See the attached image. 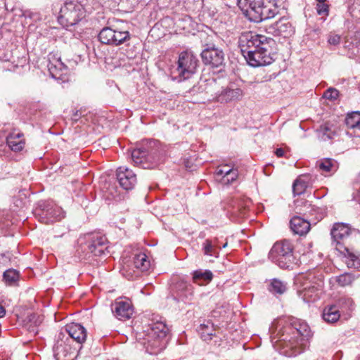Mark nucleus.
Returning a JSON list of instances; mask_svg holds the SVG:
<instances>
[{"mask_svg": "<svg viewBox=\"0 0 360 360\" xmlns=\"http://www.w3.org/2000/svg\"><path fill=\"white\" fill-rule=\"evenodd\" d=\"M339 96V91L333 87L328 88L324 93H323V98L330 100V101H335Z\"/></svg>", "mask_w": 360, "mask_h": 360, "instance_id": "nucleus-44", "label": "nucleus"}, {"mask_svg": "<svg viewBox=\"0 0 360 360\" xmlns=\"http://www.w3.org/2000/svg\"><path fill=\"white\" fill-rule=\"evenodd\" d=\"M318 137L322 141L332 139L335 135L334 131L328 123H325L316 130Z\"/></svg>", "mask_w": 360, "mask_h": 360, "instance_id": "nucleus-32", "label": "nucleus"}, {"mask_svg": "<svg viewBox=\"0 0 360 360\" xmlns=\"http://www.w3.org/2000/svg\"><path fill=\"white\" fill-rule=\"evenodd\" d=\"M6 144L14 152L22 150L25 146L23 133L15 130L10 132L6 136Z\"/></svg>", "mask_w": 360, "mask_h": 360, "instance_id": "nucleus-23", "label": "nucleus"}, {"mask_svg": "<svg viewBox=\"0 0 360 360\" xmlns=\"http://www.w3.org/2000/svg\"><path fill=\"white\" fill-rule=\"evenodd\" d=\"M27 66V59L26 56H18L16 60L13 57V60L11 61V63H8V65L4 68L9 71L21 73Z\"/></svg>", "mask_w": 360, "mask_h": 360, "instance_id": "nucleus-28", "label": "nucleus"}, {"mask_svg": "<svg viewBox=\"0 0 360 360\" xmlns=\"http://www.w3.org/2000/svg\"><path fill=\"white\" fill-rule=\"evenodd\" d=\"M238 47L247 63L252 67L270 65L274 60L276 41L253 32H244L238 38Z\"/></svg>", "mask_w": 360, "mask_h": 360, "instance_id": "nucleus-2", "label": "nucleus"}, {"mask_svg": "<svg viewBox=\"0 0 360 360\" xmlns=\"http://www.w3.org/2000/svg\"><path fill=\"white\" fill-rule=\"evenodd\" d=\"M192 279L193 283L199 285H204L210 282L213 278V274L210 270H203V269H198L193 271L191 273Z\"/></svg>", "mask_w": 360, "mask_h": 360, "instance_id": "nucleus-25", "label": "nucleus"}, {"mask_svg": "<svg viewBox=\"0 0 360 360\" xmlns=\"http://www.w3.org/2000/svg\"><path fill=\"white\" fill-rule=\"evenodd\" d=\"M85 16L83 6L77 1H66L60 11V20L65 21L67 26L77 24Z\"/></svg>", "mask_w": 360, "mask_h": 360, "instance_id": "nucleus-12", "label": "nucleus"}, {"mask_svg": "<svg viewBox=\"0 0 360 360\" xmlns=\"http://www.w3.org/2000/svg\"><path fill=\"white\" fill-rule=\"evenodd\" d=\"M112 46H118L127 42L130 39V34L128 31H119L115 30V34L112 37Z\"/></svg>", "mask_w": 360, "mask_h": 360, "instance_id": "nucleus-36", "label": "nucleus"}, {"mask_svg": "<svg viewBox=\"0 0 360 360\" xmlns=\"http://www.w3.org/2000/svg\"><path fill=\"white\" fill-rule=\"evenodd\" d=\"M117 179L120 186L127 191L134 188L136 184L135 173L125 167H120L117 169Z\"/></svg>", "mask_w": 360, "mask_h": 360, "instance_id": "nucleus-21", "label": "nucleus"}, {"mask_svg": "<svg viewBox=\"0 0 360 360\" xmlns=\"http://www.w3.org/2000/svg\"><path fill=\"white\" fill-rule=\"evenodd\" d=\"M269 290L270 292L274 294H283L286 290V285L281 281L274 278L271 281V283L269 287Z\"/></svg>", "mask_w": 360, "mask_h": 360, "instance_id": "nucleus-39", "label": "nucleus"}, {"mask_svg": "<svg viewBox=\"0 0 360 360\" xmlns=\"http://www.w3.org/2000/svg\"><path fill=\"white\" fill-rule=\"evenodd\" d=\"M59 333H65V335L72 339V344L78 347L79 350L82 348V345L85 342L87 335L86 328L77 323L67 324Z\"/></svg>", "mask_w": 360, "mask_h": 360, "instance_id": "nucleus-15", "label": "nucleus"}, {"mask_svg": "<svg viewBox=\"0 0 360 360\" xmlns=\"http://www.w3.org/2000/svg\"><path fill=\"white\" fill-rule=\"evenodd\" d=\"M341 37L336 34H330L328 37V42L330 45L336 46L340 43Z\"/></svg>", "mask_w": 360, "mask_h": 360, "instance_id": "nucleus-46", "label": "nucleus"}, {"mask_svg": "<svg viewBox=\"0 0 360 360\" xmlns=\"http://www.w3.org/2000/svg\"><path fill=\"white\" fill-rule=\"evenodd\" d=\"M358 360H360V359H359Z\"/></svg>", "mask_w": 360, "mask_h": 360, "instance_id": "nucleus-54", "label": "nucleus"}, {"mask_svg": "<svg viewBox=\"0 0 360 360\" xmlns=\"http://www.w3.org/2000/svg\"><path fill=\"white\" fill-rule=\"evenodd\" d=\"M26 320L28 323H30V326H29V328H30L32 326H39L43 321V317L40 315L33 313L29 314L27 316Z\"/></svg>", "mask_w": 360, "mask_h": 360, "instance_id": "nucleus-43", "label": "nucleus"}, {"mask_svg": "<svg viewBox=\"0 0 360 360\" xmlns=\"http://www.w3.org/2000/svg\"><path fill=\"white\" fill-rule=\"evenodd\" d=\"M356 189H357V198H358V200L360 201V186Z\"/></svg>", "mask_w": 360, "mask_h": 360, "instance_id": "nucleus-51", "label": "nucleus"}, {"mask_svg": "<svg viewBox=\"0 0 360 360\" xmlns=\"http://www.w3.org/2000/svg\"><path fill=\"white\" fill-rule=\"evenodd\" d=\"M53 351L56 360H74L79 349L72 344V339L65 335V333H58Z\"/></svg>", "mask_w": 360, "mask_h": 360, "instance_id": "nucleus-10", "label": "nucleus"}, {"mask_svg": "<svg viewBox=\"0 0 360 360\" xmlns=\"http://www.w3.org/2000/svg\"><path fill=\"white\" fill-rule=\"evenodd\" d=\"M345 124L348 128V130L360 126V112H353L352 113L348 115L345 119Z\"/></svg>", "mask_w": 360, "mask_h": 360, "instance_id": "nucleus-40", "label": "nucleus"}, {"mask_svg": "<svg viewBox=\"0 0 360 360\" xmlns=\"http://www.w3.org/2000/svg\"><path fill=\"white\" fill-rule=\"evenodd\" d=\"M77 252L84 259L105 255L108 250L107 238L94 233L80 236L77 240Z\"/></svg>", "mask_w": 360, "mask_h": 360, "instance_id": "nucleus-5", "label": "nucleus"}, {"mask_svg": "<svg viewBox=\"0 0 360 360\" xmlns=\"http://www.w3.org/2000/svg\"><path fill=\"white\" fill-rule=\"evenodd\" d=\"M269 0H238V4L244 11L250 21L259 22L274 15L268 8Z\"/></svg>", "mask_w": 360, "mask_h": 360, "instance_id": "nucleus-6", "label": "nucleus"}, {"mask_svg": "<svg viewBox=\"0 0 360 360\" xmlns=\"http://www.w3.org/2000/svg\"><path fill=\"white\" fill-rule=\"evenodd\" d=\"M275 154L276 155L277 157L281 158L284 155V150L281 148H277L275 151Z\"/></svg>", "mask_w": 360, "mask_h": 360, "instance_id": "nucleus-49", "label": "nucleus"}, {"mask_svg": "<svg viewBox=\"0 0 360 360\" xmlns=\"http://www.w3.org/2000/svg\"><path fill=\"white\" fill-rule=\"evenodd\" d=\"M318 167L320 170L324 172H333L337 170V162L330 158L324 159L318 163Z\"/></svg>", "mask_w": 360, "mask_h": 360, "instance_id": "nucleus-35", "label": "nucleus"}, {"mask_svg": "<svg viewBox=\"0 0 360 360\" xmlns=\"http://www.w3.org/2000/svg\"><path fill=\"white\" fill-rule=\"evenodd\" d=\"M316 1L319 2V3H322V2H326V0H316Z\"/></svg>", "mask_w": 360, "mask_h": 360, "instance_id": "nucleus-52", "label": "nucleus"}, {"mask_svg": "<svg viewBox=\"0 0 360 360\" xmlns=\"http://www.w3.org/2000/svg\"><path fill=\"white\" fill-rule=\"evenodd\" d=\"M301 279L300 288L297 290L299 297L308 303L318 300L322 292L323 282L315 281V277L311 274L302 276Z\"/></svg>", "mask_w": 360, "mask_h": 360, "instance_id": "nucleus-9", "label": "nucleus"}, {"mask_svg": "<svg viewBox=\"0 0 360 360\" xmlns=\"http://www.w3.org/2000/svg\"><path fill=\"white\" fill-rule=\"evenodd\" d=\"M357 277L352 274L345 273L336 277V282L339 285L345 287L351 285Z\"/></svg>", "mask_w": 360, "mask_h": 360, "instance_id": "nucleus-41", "label": "nucleus"}, {"mask_svg": "<svg viewBox=\"0 0 360 360\" xmlns=\"http://www.w3.org/2000/svg\"><path fill=\"white\" fill-rule=\"evenodd\" d=\"M292 243L288 239L277 241L271 248L269 258L281 269H288L293 263Z\"/></svg>", "mask_w": 360, "mask_h": 360, "instance_id": "nucleus-7", "label": "nucleus"}, {"mask_svg": "<svg viewBox=\"0 0 360 360\" xmlns=\"http://www.w3.org/2000/svg\"><path fill=\"white\" fill-rule=\"evenodd\" d=\"M316 11L319 15L327 16L329 12V7L326 2L319 3L316 5Z\"/></svg>", "mask_w": 360, "mask_h": 360, "instance_id": "nucleus-45", "label": "nucleus"}, {"mask_svg": "<svg viewBox=\"0 0 360 360\" xmlns=\"http://www.w3.org/2000/svg\"><path fill=\"white\" fill-rule=\"evenodd\" d=\"M112 311L120 320L129 319L134 313L131 302L127 298H117L112 304Z\"/></svg>", "mask_w": 360, "mask_h": 360, "instance_id": "nucleus-17", "label": "nucleus"}, {"mask_svg": "<svg viewBox=\"0 0 360 360\" xmlns=\"http://www.w3.org/2000/svg\"><path fill=\"white\" fill-rule=\"evenodd\" d=\"M347 134L350 136L359 137L360 138V125L347 130Z\"/></svg>", "mask_w": 360, "mask_h": 360, "instance_id": "nucleus-47", "label": "nucleus"}, {"mask_svg": "<svg viewBox=\"0 0 360 360\" xmlns=\"http://www.w3.org/2000/svg\"><path fill=\"white\" fill-rule=\"evenodd\" d=\"M345 263L349 268H354L360 271V253L355 254L349 250L346 252Z\"/></svg>", "mask_w": 360, "mask_h": 360, "instance_id": "nucleus-34", "label": "nucleus"}, {"mask_svg": "<svg viewBox=\"0 0 360 360\" xmlns=\"http://www.w3.org/2000/svg\"><path fill=\"white\" fill-rule=\"evenodd\" d=\"M115 30L105 27H103L98 34V39L102 44L112 45Z\"/></svg>", "mask_w": 360, "mask_h": 360, "instance_id": "nucleus-33", "label": "nucleus"}, {"mask_svg": "<svg viewBox=\"0 0 360 360\" xmlns=\"http://www.w3.org/2000/svg\"><path fill=\"white\" fill-rule=\"evenodd\" d=\"M199 60L195 55L190 51H182L177 61L175 71L179 80L189 79L196 71Z\"/></svg>", "mask_w": 360, "mask_h": 360, "instance_id": "nucleus-11", "label": "nucleus"}, {"mask_svg": "<svg viewBox=\"0 0 360 360\" xmlns=\"http://www.w3.org/2000/svg\"><path fill=\"white\" fill-rule=\"evenodd\" d=\"M337 309H340L342 311H352L354 309L355 304L353 300L348 296L340 297L336 302Z\"/></svg>", "mask_w": 360, "mask_h": 360, "instance_id": "nucleus-31", "label": "nucleus"}, {"mask_svg": "<svg viewBox=\"0 0 360 360\" xmlns=\"http://www.w3.org/2000/svg\"><path fill=\"white\" fill-rule=\"evenodd\" d=\"M243 96V91L235 84H231L223 88L216 95V100L219 103H230L240 101Z\"/></svg>", "mask_w": 360, "mask_h": 360, "instance_id": "nucleus-19", "label": "nucleus"}, {"mask_svg": "<svg viewBox=\"0 0 360 360\" xmlns=\"http://www.w3.org/2000/svg\"><path fill=\"white\" fill-rule=\"evenodd\" d=\"M323 319L328 323H335L340 317V311L335 305L326 307L322 314Z\"/></svg>", "mask_w": 360, "mask_h": 360, "instance_id": "nucleus-30", "label": "nucleus"}, {"mask_svg": "<svg viewBox=\"0 0 360 360\" xmlns=\"http://www.w3.org/2000/svg\"><path fill=\"white\" fill-rule=\"evenodd\" d=\"M217 249L216 239L214 240L206 239L202 243V251L205 255L216 256L218 254Z\"/></svg>", "mask_w": 360, "mask_h": 360, "instance_id": "nucleus-37", "label": "nucleus"}, {"mask_svg": "<svg viewBox=\"0 0 360 360\" xmlns=\"http://www.w3.org/2000/svg\"><path fill=\"white\" fill-rule=\"evenodd\" d=\"M266 30L274 36L284 38L291 37L295 33V28L288 18H281L278 21L267 26Z\"/></svg>", "mask_w": 360, "mask_h": 360, "instance_id": "nucleus-16", "label": "nucleus"}, {"mask_svg": "<svg viewBox=\"0 0 360 360\" xmlns=\"http://www.w3.org/2000/svg\"><path fill=\"white\" fill-rule=\"evenodd\" d=\"M311 335L309 326L304 321L292 319L290 323L280 327L277 333L271 337V342L279 353L292 357L305 350Z\"/></svg>", "mask_w": 360, "mask_h": 360, "instance_id": "nucleus-1", "label": "nucleus"}, {"mask_svg": "<svg viewBox=\"0 0 360 360\" xmlns=\"http://www.w3.org/2000/svg\"><path fill=\"white\" fill-rule=\"evenodd\" d=\"M48 69L51 77L56 79H61L63 75L68 73V65L61 60L56 54L49 56Z\"/></svg>", "mask_w": 360, "mask_h": 360, "instance_id": "nucleus-20", "label": "nucleus"}, {"mask_svg": "<svg viewBox=\"0 0 360 360\" xmlns=\"http://www.w3.org/2000/svg\"><path fill=\"white\" fill-rule=\"evenodd\" d=\"M215 330L214 324L210 321H205L198 328V332L204 341L211 340L212 337L215 335Z\"/></svg>", "mask_w": 360, "mask_h": 360, "instance_id": "nucleus-27", "label": "nucleus"}, {"mask_svg": "<svg viewBox=\"0 0 360 360\" xmlns=\"http://www.w3.org/2000/svg\"><path fill=\"white\" fill-rule=\"evenodd\" d=\"M174 291L178 300L191 304L194 300V287L187 281L179 280L174 285Z\"/></svg>", "mask_w": 360, "mask_h": 360, "instance_id": "nucleus-18", "label": "nucleus"}, {"mask_svg": "<svg viewBox=\"0 0 360 360\" xmlns=\"http://www.w3.org/2000/svg\"><path fill=\"white\" fill-rule=\"evenodd\" d=\"M311 184V176L309 174L300 176L292 184L294 194L297 195L302 194Z\"/></svg>", "mask_w": 360, "mask_h": 360, "instance_id": "nucleus-26", "label": "nucleus"}, {"mask_svg": "<svg viewBox=\"0 0 360 360\" xmlns=\"http://www.w3.org/2000/svg\"><path fill=\"white\" fill-rule=\"evenodd\" d=\"M295 205V208L299 214L308 217H314L316 220L322 219L320 209L318 207L313 205L309 201L305 200H297L296 201Z\"/></svg>", "mask_w": 360, "mask_h": 360, "instance_id": "nucleus-22", "label": "nucleus"}, {"mask_svg": "<svg viewBox=\"0 0 360 360\" xmlns=\"http://www.w3.org/2000/svg\"><path fill=\"white\" fill-rule=\"evenodd\" d=\"M200 55L202 62L212 68H219L224 63V51L214 44H206Z\"/></svg>", "mask_w": 360, "mask_h": 360, "instance_id": "nucleus-14", "label": "nucleus"}, {"mask_svg": "<svg viewBox=\"0 0 360 360\" xmlns=\"http://www.w3.org/2000/svg\"><path fill=\"white\" fill-rule=\"evenodd\" d=\"M230 168H228L227 166H224V167L222 168H217V172H216V175L217 176H223L224 175H226L228 172L230 171Z\"/></svg>", "mask_w": 360, "mask_h": 360, "instance_id": "nucleus-48", "label": "nucleus"}, {"mask_svg": "<svg viewBox=\"0 0 360 360\" xmlns=\"http://www.w3.org/2000/svg\"><path fill=\"white\" fill-rule=\"evenodd\" d=\"M33 214L39 221L51 224L64 217V212L53 200H40L34 209Z\"/></svg>", "mask_w": 360, "mask_h": 360, "instance_id": "nucleus-8", "label": "nucleus"}, {"mask_svg": "<svg viewBox=\"0 0 360 360\" xmlns=\"http://www.w3.org/2000/svg\"><path fill=\"white\" fill-rule=\"evenodd\" d=\"M132 264L135 269L141 271H147L150 266L148 256L143 252L136 253L134 255Z\"/></svg>", "mask_w": 360, "mask_h": 360, "instance_id": "nucleus-29", "label": "nucleus"}, {"mask_svg": "<svg viewBox=\"0 0 360 360\" xmlns=\"http://www.w3.org/2000/svg\"><path fill=\"white\" fill-rule=\"evenodd\" d=\"M4 281L8 285L16 283L19 279V271L13 269H9L3 274Z\"/></svg>", "mask_w": 360, "mask_h": 360, "instance_id": "nucleus-38", "label": "nucleus"}, {"mask_svg": "<svg viewBox=\"0 0 360 360\" xmlns=\"http://www.w3.org/2000/svg\"><path fill=\"white\" fill-rule=\"evenodd\" d=\"M356 231L354 229H352L349 224L345 223L334 224L330 235L333 240L335 243V248L339 252L343 253L348 252L349 250L346 247L347 240L349 236Z\"/></svg>", "mask_w": 360, "mask_h": 360, "instance_id": "nucleus-13", "label": "nucleus"}, {"mask_svg": "<svg viewBox=\"0 0 360 360\" xmlns=\"http://www.w3.org/2000/svg\"><path fill=\"white\" fill-rule=\"evenodd\" d=\"M6 314V309L2 304H0V318H2Z\"/></svg>", "mask_w": 360, "mask_h": 360, "instance_id": "nucleus-50", "label": "nucleus"}, {"mask_svg": "<svg viewBox=\"0 0 360 360\" xmlns=\"http://www.w3.org/2000/svg\"><path fill=\"white\" fill-rule=\"evenodd\" d=\"M227 246V243H224L222 246L223 248H225Z\"/></svg>", "mask_w": 360, "mask_h": 360, "instance_id": "nucleus-53", "label": "nucleus"}, {"mask_svg": "<svg viewBox=\"0 0 360 360\" xmlns=\"http://www.w3.org/2000/svg\"><path fill=\"white\" fill-rule=\"evenodd\" d=\"M168 333L166 323L157 321L148 325L143 335H140L142 337H139V340H142L141 343L148 353L155 355L166 347Z\"/></svg>", "mask_w": 360, "mask_h": 360, "instance_id": "nucleus-3", "label": "nucleus"}, {"mask_svg": "<svg viewBox=\"0 0 360 360\" xmlns=\"http://www.w3.org/2000/svg\"><path fill=\"white\" fill-rule=\"evenodd\" d=\"M238 175L237 169H231L226 175H224L221 181L224 184H229L236 180Z\"/></svg>", "mask_w": 360, "mask_h": 360, "instance_id": "nucleus-42", "label": "nucleus"}, {"mask_svg": "<svg viewBox=\"0 0 360 360\" xmlns=\"http://www.w3.org/2000/svg\"><path fill=\"white\" fill-rule=\"evenodd\" d=\"M131 158L135 165L143 169H153L163 161V151L158 141L149 140L141 148L134 149Z\"/></svg>", "mask_w": 360, "mask_h": 360, "instance_id": "nucleus-4", "label": "nucleus"}, {"mask_svg": "<svg viewBox=\"0 0 360 360\" xmlns=\"http://www.w3.org/2000/svg\"><path fill=\"white\" fill-rule=\"evenodd\" d=\"M290 227L295 234L305 235L310 229V223L303 218L295 216L290 221Z\"/></svg>", "mask_w": 360, "mask_h": 360, "instance_id": "nucleus-24", "label": "nucleus"}]
</instances>
